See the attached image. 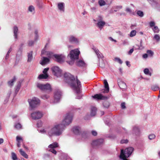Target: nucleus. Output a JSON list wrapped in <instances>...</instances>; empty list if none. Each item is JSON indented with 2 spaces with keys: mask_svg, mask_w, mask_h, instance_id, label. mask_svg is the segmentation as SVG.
I'll return each instance as SVG.
<instances>
[{
  "mask_svg": "<svg viewBox=\"0 0 160 160\" xmlns=\"http://www.w3.org/2000/svg\"><path fill=\"white\" fill-rule=\"evenodd\" d=\"M64 76L65 82L70 85L77 94L79 95L80 93V82L78 79L77 77L75 78L74 76L69 73H65Z\"/></svg>",
  "mask_w": 160,
  "mask_h": 160,
  "instance_id": "f257e3e1",
  "label": "nucleus"
},
{
  "mask_svg": "<svg viewBox=\"0 0 160 160\" xmlns=\"http://www.w3.org/2000/svg\"><path fill=\"white\" fill-rule=\"evenodd\" d=\"M80 53L78 49L71 50L67 56V58L70 60H67V62L70 65L73 64L74 61L78 59Z\"/></svg>",
  "mask_w": 160,
  "mask_h": 160,
  "instance_id": "f03ea898",
  "label": "nucleus"
},
{
  "mask_svg": "<svg viewBox=\"0 0 160 160\" xmlns=\"http://www.w3.org/2000/svg\"><path fill=\"white\" fill-rule=\"evenodd\" d=\"M63 130V125L59 124L55 125L48 132V134L50 136L53 135L59 136L60 135Z\"/></svg>",
  "mask_w": 160,
  "mask_h": 160,
  "instance_id": "7ed1b4c3",
  "label": "nucleus"
},
{
  "mask_svg": "<svg viewBox=\"0 0 160 160\" xmlns=\"http://www.w3.org/2000/svg\"><path fill=\"white\" fill-rule=\"evenodd\" d=\"M31 110L36 108L39 105L40 100L37 98L34 97L32 99H29L28 101Z\"/></svg>",
  "mask_w": 160,
  "mask_h": 160,
  "instance_id": "20e7f679",
  "label": "nucleus"
},
{
  "mask_svg": "<svg viewBox=\"0 0 160 160\" xmlns=\"http://www.w3.org/2000/svg\"><path fill=\"white\" fill-rule=\"evenodd\" d=\"M37 86L41 90L48 93L52 91L51 85L48 83L45 84L38 83L37 84Z\"/></svg>",
  "mask_w": 160,
  "mask_h": 160,
  "instance_id": "39448f33",
  "label": "nucleus"
},
{
  "mask_svg": "<svg viewBox=\"0 0 160 160\" xmlns=\"http://www.w3.org/2000/svg\"><path fill=\"white\" fill-rule=\"evenodd\" d=\"M73 115L72 114L68 113L62 121L63 127L68 125L71 123Z\"/></svg>",
  "mask_w": 160,
  "mask_h": 160,
  "instance_id": "423d86ee",
  "label": "nucleus"
},
{
  "mask_svg": "<svg viewBox=\"0 0 160 160\" xmlns=\"http://www.w3.org/2000/svg\"><path fill=\"white\" fill-rule=\"evenodd\" d=\"M43 116L42 113L40 111H35L31 114V116L34 120H37L41 118Z\"/></svg>",
  "mask_w": 160,
  "mask_h": 160,
  "instance_id": "0eeeda50",
  "label": "nucleus"
},
{
  "mask_svg": "<svg viewBox=\"0 0 160 160\" xmlns=\"http://www.w3.org/2000/svg\"><path fill=\"white\" fill-rule=\"evenodd\" d=\"M52 70L53 74L57 77H59L61 76L62 71L57 66H54L52 68Z\"/></svg>",
  "mask_w": 160,
  "mask_h": 160,
  "instance_id": "6e6552de",
  "label": "nucleus"
},
{
  "mask_svg": "<svg viewBox=\"0 0 160 160\" xmlns=\"http://www.w3.org/2000/svg\"><path fill=\"white\" fill-rule=\"evenodd\" d=\"M98 22L97 26L101 30L105 24V22L102 21L103 18L101 16H98L97 18Z\"/></svg>",
  "mask_w": 160,
  "mask_h": 160,
  "instance_id": "1a4fd4ad",
  "label": "nucleus"
},
{
  "mask_svg": "<svg viewBox=\"0 0 160 160\" xmlns=\"http://www.w3.org/2000/svg\"><path fill=\"white\" fill-rule=\"evenodd\" d=\"M88 65L82 58H81V72H86Z\"/></svg>",
  "mask_w": 160,
  "mask_h": 160,
  "instance_id": "9d476101",
  "label": "nucleus"
},
{
  "mask_svg": "<svg viewBox=\"0 0 160 160\" xmlns=\"http://www.w3.org/2000/svg\"><path fill=\"white\" fill-rule=\"evenodd\" d=\"M134 148L131 147L127 148L124 151H123L124 156L128 157L131 154Z\"/></svg>",
  "mask_w": 160,
  "mask_h": 160,
  "instance_id": "9b49d317",
  "label": "nucleus"
},
{
  "mask_svg": "<svg viewBox=\"0 0 160 160\" xmlns=\"http://www.w3.org/2000/svg\"><path fill=\"white\" fill-rule=\"evenodd\" d=\"M103 142V140L102 139H97L93 141L92 143V145L94 147H98Z\"/></svg>",
  "mask_w": 160,
  "mask_h": 160,
  "instance_id": "f8f14e48",
  "label": "nucleus"
},
{
  "mask_svg": "<svg viewBox=\"0 0 160 160\" xmlns=\"http://www.w3.org/2000/svg\"><path fill=\"white\" fill-rule=\"evenodd\" d=\"M57 62L59 63H62L64 62L65 57L62 55L55 54L53 55Z\"/></svg>",
  "mask_w": 160,
  "mask_h": 160,
  "instance_id": "ddd939ff",
  "label": "nucleus"
},
{
  "mask_svg": "<svg viewBox=\"0 0 160 160\" xmlns=\"http://www.w3.org/2000/svg\"><path fill=\"white\" fill-rule=\"evenodd\" d=\"M61 92L59 91H56L54 93V102H58L61 98Z\"/></svg>",
  "mask_w": 160,
  "mask_h": 160,
  "instance_id": "4468645a",
  "label": "nucleus"
},
{
  "mask_svg": "<svg viewBox=\"0 0 160 160\" xmlns=\"http://www.w3.org/2000/svg\"><path fill=\"white\" fill-rule=\"evenodd\" d=\"M118 84L119 87L122 90L127 88V86L126 83L121 79H118L117 80Z\"/></svg>",
  "mask_w": 160,
  "mask_h": 160,
  "instance_id": "2eb2a0df",
  "label": "nucleus"
},
{
  "mask_svg": "<svg viewBox=\"0 0 160 160\" xmlns=\"http://www.w3.org/2000/svg\"><path fill=\"white\" fill-rule=\"evenodd\" d=\"M93 98L97 100H106L108 99L107 96H103L101 94H96L93 96H92Z\"/></svg>",
  "mask_w": 160,
  "mask_h": 160,
  "instance_id": "dca6fc26",
  "label": "nucleus"
},
{
  "mask_svg": "<svg viewBox=\"0 0 160 160\" xmlns=\"http://www.w3.org/2000/svg\"><path fill=\"white\" fill-rule=\"evenodd\" d=\"M69 41L72 43H78L79 42V40L73 36H71L69 38Z\"/></svg>",
  "mask_w": 160,
  "mask_h": 160,
  "instance_id": "f3484780",
  "label": "nucleus"
},
{
  "mask_svg": "<svg viewBox=\"0 0 160 160\" xmlns=\"http://www.w3.org/2000/svg\"><path fill=\"white\" fill-rule=\"evenodd\" d=\"M94 50L97 55L98 58L99 60L100 59H101V60L103 59L102 58H103V57L102 53L99 52L98 50L96 49V48L94 49Z\"/></svg>",
  "mask_w": 160,
  "mask_h": 160,
  "instance_id": "a211bd4d",
  "label": "nucleus"
},
{
  "mask_svg": "<svg viewBox=\"0 0 160 160\" xmlns=\"http://www.w3.org/2000/svg\"><path fill=\"white\" fill-rule=\"evenodd\" d=\"M43 59L42 61L40 62V63L42 65H44L49 62V59L45 57H43Z\"/></svg>",
  "mask_w": 160,
  "mask_h": 160,
  "instance_id": "6ab92c4d",
  "label": "nucleus"
},
{
  "mask_svg": "<svg viewBox=\"0 0 160 160\" xmlns=\"http://www.w3.org/2000/svg\"><path fill=\"white\" fill-rule=\"evenodd\" d=\"M97 108L95 107H92L91 108L90 116H93L95 115L96 113Z\"/></svg>",
  "mask_w": 160,
  "mask_h": 160,
  "instance_id": "aec40b11",
  "label": "nucleus"
},
{
  "mask_svg": "<svg viewBox=\"0 0 160 160\" xmlns=\"http://www.w3.org/2000/svg\"><path fill=\"white\" fill-rule=\"evenodd\" d=\"M16 141L17 142V146L19 148L20 147V143L23 142V139L21 137L17 136L16 137Z\"/></svg>",
  "mask_w": 160,
  "mask_h": 160,
  "instance_id": "412c9836",
  "label": "nucleus"
},
{
  "mask_svg": "<svg viewBox=\"0 0 160 160\" xmlns=\"http://www.w3.org/2000/svg\"><path fill=\"white\" fill-rule=\"evenodd\" d=\"M58 146L59 145L58 143L56 142H55L49 145L48 146V147L51 149H54V148L58 147Z\"/></svg>",
  "mask_w": 160,
  "mask_h": 160,
  "instance_id": "4be33fe9",
  "label": "nucleus"
},
{
  "mask_svg": "<svg viewBox=\"0 0 160 160\" xmlns=\"http://www.w3.org/2000/svg\"><path fill=\"white\" fill-rule=\"evenodd\" d=\"M139 130L137 127H134L133 128V133L136 135H138L139 134Z\"/></svg>",
  "mask_w": 160,
  "mask_h": 160,
  "instance_id": "5701e85b",
  "label": "nucleus"
},
{
  "mask_svg": "<svg viewBox=\"0 0 160 160\" xmlns=\"http://www.w3.org/2000/svg\"><path fill=\"white\" fill-rule=\"evenodd\" d=\"M32 53V51H31L28 53V62H31L32 61L33 58Z\"/></svg>",
  "mask_w": 160,
  "mask_h": 160,
  "instance_id": "b1692460",
  "label": "nucleus"
},
{
  "mask_svg": "<svg viewBox=\"0 0 160 160\" xmlns=\"http://www.w3.org/2000/svg\"><path fill=\"white\" fill-rule=\"evenodd\" d=\"M18 27L16 26H15L13 27V33L16 39L18 38Z\"/></svg>",
  "mask_w": 160,
  "mask_h": 160,
  "instance_id": "393cba45",
  "label": "nucleus"
},
{
  "mask_svg": "<svg viewBox=\"0 0 160 160\" xmlns=\"http://www.w3.org/2000/svg\"><path fill=\"white\" fill-rule=\"evenodd\" d=\"M73 133L76 134H78L79 133V128L78 127H74L72 128Z\"/></svg>",
  "mask_w": 160,
  "mask_h": 160,
  "instance_id": "a878e982",
  "label": "nucleus"
},
{
  "mask_svg": "<svg viewBox=\"0 0 160 160\" xmlns=\"http://www.w3.org/2000/svg\"><path fill=\"white\" fill-rule=\"evenodd\" d=\"M64 3L63 2H61L58 4V9L61 11H64Z\"/></svg>",
  "mask_w": 160,
  "mask_h": 160,
  "instance_id": "bb28decb",
  "label": "nucleus"
},
{
  "mask_svg": "<svg viewBox=\"0 0 160 160\" xmlns=\"http://www.w3.org/2000/svg\"><path fill=\"white\" fill-rule=\"evenodd\" d=\"M48 77V74H41L38 76V78L40 79H45L47 78Z\"/></svg>",
  "mask_w": 160,
  "mask_h": 160,
  "instance_id": "cd10ccee",
  "label": "nucleus"
},
{
  "mask_svg": "<svg viewBox=\"0 0 160 160\" xmlns=\"http://www.w3.org/2000/svg\"><path fill=\"white\" fill-rule=\"evenodd\" d=\"M19 152L20 154L25 158H28V155L22 150V149L19 150Z\"/></svg>",
  "mask_w": 160,
  "mask_h": 160,
  "instance_id": "c85d7f7f",
  "label": "nucleus"
},
{
  "mask_svg": "<svg viewBox=\"0 0 160 160\" xmlns=\"http://www.w3.org/2000/svg\"><path fill=\"white\" fill-rule=\"evenodd\" d=\"M104 86L105 88L106 89V92L109 91V88L108 84L106 80H104Z\"/></svg>",
  "mask_w": 160,
  "mask_h": 160,
  "instance_id": "c756f323",
  "label": "nucleus"
},
{
  "mask_svg": "<svg viewBox=\"0 0 160 160\" xmlns=\"http://www.w3.org/2000/svg\"><path fill=\"white\" fill-rule=\"evenodd\" d=\"M16 81V78L15 77H14L12 79L8 82V84L9 86H12L13 85V82Z\"/></svg>",
  "mask_w": 160,
  "mask_h": 160,
  "instance_id": "7c9ffc66",
  "label": "nucleus"
},
{
  "mask_svg": "<svg viewBox=\"0 0 160 160\" xmlns=\"http://www.w3.org/2000/svg\"><path fill=\"white\" fill-rule=\"evenodd\" d=\"M151 89L153 91H156L159 89V87L157 85H152L151 86Z\"/></svg>",
  "mask_w": 160,
  "mask_h": 160,
  "instance_id": "2f4dec72",
  "label": "nucleus"
},
{
  "mask_svg": "<svg viewBox=\"0 0 160 160\" xmlns=\"http://www.w3.org/2000/svg\"><path fill=\"white\" fill-rule=\"evenodd\" d=\"M105 64L103 59L101 60L99 63V66L102 68L105 67Z\"/></svg>",
  "mask_w": 160,
  "mask_h": 160,
  "instance_id": "473e14b6",
  "label": "nucleus"
},
{
  "mask_svg": "<svg viewBox=\"0 0 160 160\" xmlns=\"http://www.w3.org/2000/svg\"><path fill=\"white\" fill-rule=\"evenodd\" d=\"M144 73L146 75H149L150 76L152 75V73L149 72L148 69V68H145L143 71Z\"/></svg>",
  "mask_w": 160,
  "mask_h": 160,
  "instance_id": "72a5a7b5",
  "label": "nucleus"
},
{
  "mask_svg": "<svg viewBox=\"0 0 160 160\" xmlns=\"http://www.w3.org/2000/svg\"><path fill=\"white\" fill-rule=\"evenodd\" d=\"M98 3L100 6H102L106 5V3L103 0H99Z\"/></svg>",
  "mask_w": 160,
  "mask_h": 160,
  "instance_id": "f704fd0d",
  "label": "nucleus"
},
{
  "mask_svg": "<svg viewBox=\"0 0 160 160\" xmlns=\"http://www.w3.org/2000/svg\"><path fill=\"white\" fill-rule=\"evenodd\" d=\"M12 158L13 160H17L18 159V158L16 154L13 152L11 153Z\"/></svg>",
  "mask_w": 160,
  "mask_h": 160,
  "instance_id": "c9c22d12",
  "label": "nucleus"
},
{
  "mask_svg": "<svg viewBox=\"0 0 160 160\" xmlns=\"http://www.w3.org/2000/svg\"><path fill=\"white\" fill-rule=\"evenodd\" d=\"M136 31L135 30H132L129 36L131 37H132L135 36L136 35Z\"/></svg>",
  "mask_w": 160,
  "mask_h": 160,
  "instance_id": "e433bc0d",
  "label": "nucleus"
},
{
  "mask_svg": "<svg viewBox=\"0 0 160 160\" xmlns=\"http://www.w3.org/2000/svg\"><path fill=\"white\" fill-rule=\"evenodd\" d=\"M103 106L106 108H108L109 106V103L107 101H105L103 102Z\"/></svg>",
  "mask_w": 160,
  "mask_h": 160,
  "instance_id": "4c0bfd02",
  "label": "nucleus"
},
{
  "mask_svg": "<svg viewBox=\"0 0 160 160\" xmlns=\"http://www.w3.org/2000/svg\"><path fill=\"white\" fill-rule=\"evenodd\" d=\"M147 53L148 55L150 57H152L153 55V52L151 50H148L147 51Z\"/></svg>",
  "mask_w": 160,
  "mask_h": 160,
  "instance_id": "58836bf2",
  "label": "nucleus"
},
{
  "mask_svg": "<svg viewBox=\"0 0 160 160\" xmlns=\"http://www.w3.org/2000/svg\"><path fill=\"white\" fill-rule=\"evenodd\" d=\"M152 6H154L157 5L156 2L153 0H147Z\"/></svg>",
  "mask_w": 160,
  "mask_h": 160,
  "instance_id": "ea45409f",
  "label": "nucleus"
},
{
  "mask_svg": "<svg viewBox=\"0 0 160 160\" xmlns=\"http://www.w3.org/2000/svg\"><path fill=\"white\" fill-rule=\"evenodd\" d=\"M152 29L155 33H158L159 31V30L157 26H154Z\"/></svg>",
  "mask_w": 160,
  "mask_h": 160,
  "instance_id": "a19ab883",
  "label": "nucleus"
},
{
  "mask_svg": "<svg viewBox=\"0 0 160 160\" xmlns=\"http://www.w3.org/2000/svg\"><path fill=\"white\" fill-rule=\"evenodd\" d=\"M153 38L157 42L160 40V36L158 34H155Z\"/></svg>",
  "mask_w": 160,
  "mask_h": 160,
  "instance_id": "79ce46f5",
  "label": "nucleus"
},
{
  "mask_svg": "<svg viewBox=\"0 0 160 160\" xmlns=\"http://www.w3.org/2000/svg\"><path fill=\"white\" fill-rule=\"evenodd\" d=\"M115 61L117 62H118L120 64H121L122 63V61L121 60V59L118 58H115L114 59Z\"/></svg>",
  "mask_w": 160,
  "mask_h": 160,
  "instance_id": "37998d69",
  "label": "nucleus"
},
{
  "mask_svg": "<svg viewBox=\"0 0 160 160\" xmlns=\"http://www.w3.org/2000/svg\"><path fill=\"white\" fill-rule=\"evenodd\" d=\"M137 13L139 16L141 17H142L144 15L143 12L140 10L138 11Z\"/></svg>",
  "mask_w": 160,
  "mask_h": 160,
  "instance_id": "c03bdc74",
  "label": "nucleus"
},
{
  "mask_svg": "<svg viewBox=\"0 0 160 160\" xmlns=\"http://www.w3.org/2000/svg\"><path fill=\"white\" fill-rule=\"evenodd\" d=\"M82 133V138H87V134L86 132H83V133L81 131V133Z\"/></svg>",
  "mask_w": 160,
  "mask_h": 160,
  "instance_id": "a18cd8bd",
  "label": "nucleus"
},
{
  "mask_svg": "<svg viewBox=\"0 0 160 160\" xmlns=\"http://www.w3.org/2000/svg\"><path fill=\"white\" fill-rule=\"evenodd\" d=\"M155 138V135L154 134H150L148 136L149 139L150 140H152L154 139Z\"/></svg>",
  "mask_w": 160,
  "mask_h": 160,
  "instance_id": "49530a36",
  "label": "nucleus"
},
{
  "mask_svg": "<svg viewBox=\"0 0 160 160\" xmlns=\"http://www.w3.org/2000/svg\"><path fill=\"white\" fill-rule=\"evenodd\" d=\"M49 98V96L47 94H44L42 96V98L44 99H48Z\"/></svg>",
  "mask_w": 160,
  "mask_h": 160,
  "instance_id": "de8ad7c7",
  "label": "nucleus"
},
{
  "mask_svg": "<svg viewBox=\"0 0 160 160\" xmlns=\"http://www.w3.org/2000/svg\"><path fill=\"white\" fill-rule=\"evenodd\" d=\"M15 128L17 129H19L21 128V125L20 123H17L15 126Z\"/></svg>",
  "mask_w": 160,
  "mask_h": 160,
  "instance_id": "09e8293b",
  "label": "nucleus"
},
{
  "mask_svg": "<svg viewBox=\"0 0 160 160\" xmlns=\"http://www.w3.org/2000/svg\"><path fill=\"white\" fill-rule=\"evenodd\" d=\"M49 151L52 152L55 155L57 153V152L54 149H50L49 150Z\"/></svg>",
  "mask_w": 160,
  "mask_h": 160,
  "instance_id": "8fccbe9b",
  "label": "nucleus"
},
{
  "mask_svg": "<svg viewBox=\"0 0 160 160\" xmlns=\"http://www.w3.org/2000/svg\"><path fill=\"white\" fill-rule=\"evenodd\" d=\"M12 51L11 48H10V49L8 51L6 56V59H7L9 57V55L10 53Z\"/></svg>",
  "mask_w": 160,
  "mask_h": 160,
  "instance_id": "3c124183",
  "label": "nucleus"
},
{
  "mask_svg": "<svg viewBox=\"0 0 160 160\" xmlns=\"http://www.w3.org/2000/svg\"><path fill=\"white\" fill-rule=\"evenodd\" d=\"M28 10L29 11L31 12H33V11H34V7L32 6H31L29 7L28 8Z\"/></svg>",
  "mask_w": 160,
  "mask_h": 160,
  "instance_id": "603ef678",
  "label": "nucleus"
},
{
  "mask_svg": "<svg viewBox=\"0 0 160 160\" xmlns=\"http://www.w3.org/2000/svg\"><path fill=\"white\" fill-rule=\"evenodd\" d=\"M155 24V22L153 21H151L149 22L150 26L151 28H152L153 26L154 27Z\"/></svg>",
  "mask_w": 160,
  "mask_h": 160,
  "instance_id": "864d4df0",
  "label": "nucleus"
},
{
  "mask_svg": "<svg viewBox=\"0 0 160 160\" xmlns=\"http://www.w3.org/2000/svg\"><path fill=\"white\" fill-rule=\"evenodd\" d=\"M128 142V140L127 139H125V140H122L121 141V143L123 144V143H127Z\"/></svg>",
  "mask_w": 160,
  "mask_h": 160,
  "instance_id": "5fc2aeb1",
  "label": "nucleus"
},
{
  "mask_svg": "<svg viewBox=\"0 0 160 160\" xmlns=\"http://www.w3.org/2000/svg\"><path fill=\"white\" fill-rule=\"evenodd\" d=\"M49 70V68H45L44 69L43 71V73L44 74H47V72Z\"/></svg>",
  "mask_w": 160,
  "mask_h": 160,
  "instance_id": "6e6d98bb",
  "label": "nucleus"
},
{
  "mask_svg": "<svg viewBox=\"0 0 160 160\" xmlns=\"http://www.w3.org/2000/svg\"><path fill=\"white\" fill-rule=\"evenodd\" d=\"M142 41H141L140 42V46L138 48L139 49L141 50V49H143L144 48V47H143V46L142 45Z\"/></svg>",
  "mask_w": 160,
  "mask_h": 160,
  "instance_id": "4d7b16f0",
  "label": "nucleus"
},
{
  "mask_svg": "<svg viewBox=\"0 0 160 160\" xmlns=\"http://www.w3.org/2000/svg\"><path fill=\"white\" fill-rule=\"evenodd\" d=\"M34 41H29V42H28V46H32L34 44Z\"/></svg>",
  "mask_w": 160,
  "mask_h": 160,
  "instance_id": "13d9d810",
  "label": "nucleus"
},
{
  "mask_svg": "<svg viewBox=\"0 0 160 160\" xmlns=\"http://www.w3.org/2000/svg\"><path fill=\"white\" fill-rule=\"evenodd\" d=\"M92 134L94 136H96L97 134V132L95 131H92Z\"/></svg>",
  "mask_w": 160,
  "mask_h": 160,
  "instance_id": "bf43d9fd",
  "label": "nucleus"
},
{
  "mask_svg": "<svg viewBox=\"0 0 160 160\" xmlns=\"http://www.w3.org/2000/svg\"><path fill=\"white\" fill-rule=\"evenodd\" d=\"M121 108L122 109H124L126 108V106L125 105V103L124 102H123L121 103Z\"/></svg>",
  "mask_w": 160,
  "mask_h": 160,
  "instance_id": "052dcab7",
  "label": "nucleus"
},
{
  "mask_svg": "<svg viewBox=\"0 0 160 160\" xmlns=\"http://www.w3.org/2000/svg\"><path fill=\"white\" fill-rule=\"evenodd\" d=\"M38 31L37 30H36L35 31V34H36V36H35V40H36L38 37Z\"/></svg>",
  "mask_w": 160,
  "mask_h": 160,
  "instance_id": "680f3d73",
  "label": "nucleus"
},
{
  "mask_svg": "<svg viewBox=\"0 0 160 160\" xmlns=\"http://www.w3.org/2000/svg\"><path fill=\"white\" fill-rule=\"evenodd\" d=\"M133 50H134L133 48L131 49L128 52V54L129 55H131L133 52Z\"/></svg>",
  "mask_w": 160,
  "mask_h": 160,
  "instance_id": "e2e57ef3",
  "label": "nucleus"
},
{
  "mask_svg": "<svg viewBox=\"0 0 160 160\" xmlns=\"http://www.w3.org/2000/svg\"><path fill=\"white\" fill-rule=\"evenodd\" d=\"M126 11L127 12H129V13H131V12H132V11L130 9V8H126Z\"/></svg>",
  "mask_w": 160,
  "mask_h": 160,
  "instance_id": "0e129e2a",
  "label": "nucleus"
},
{
  "mask_svg": "<svg viewBox=\"0 0 160 160\" xmlns=\"http://www.w3.org/2000/svg\"><path fill=\"white\" fill-rule=\"evenodd\" d=\"M46 53L47 55L48 56V57H51L52 56V53L49 52H46Z\"/></svg>",
  "mask_w": 160,
  "mask_h": 160,
  "instance_id": "69168bd1",
  "label": "nucleus"
},
{
  "mask_svg": "<svg viewBox=\"0 0 160 160\" xmlns=\"http://www.w3.org/2000/svg\"><path fill=\"white\" fill-rule=\"evenodd\" d=\"M148 57V55L147 53H145L142 55V57L143 58L146 59Z\"/></svg>",
  "mask_w": 160,
  "mask_h": 160,
  "instance_id": "338daca9",
  "label": "nucleus"
},
{
  "mask_svg": "<svg viewBox=\"0 0 160 160\" xmlns=\"http://www.w3.org/2000/svg\"><path fill=\"white\" fill-rule=\"evenodd\" d=\"M109 92V91H108L107 92H106V89H103L102 90V92L103 93H107Z\"/></svg>",
  "mask_w": 160,
  "mask_h": 160,
  "instance_id": "774afa93",
  "label": "nucleus"
}]
</instances>
